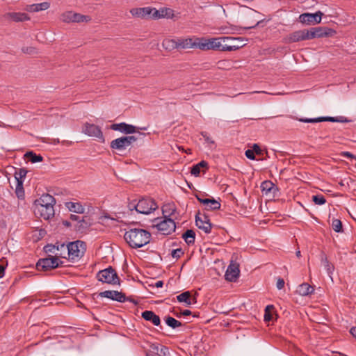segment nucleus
Segmentation results:
<instances>
[{"label": "nucleus", "mask_w": 356, "mask_h": 356, "mask_svg": "<svg viewBox=\"0 0 356 356\" xmlns=\"http://www.w3.org/2000/svg\"><path fill=\"white\" fill-rule=\"evenodd\" d=\"M191 314V312L188 309H185L184 310L181 314L180 315H183V316H189Z\"/></svg>", "instance_id": "680f3d73"}, {"label": "nucleus", "mask_w": 356, "mask_h": 356, "mask_svg": "<svg viewBox=\"0 0 356 356\" xmlns=\"http://www.w3.org/2000/svg\"><path fill=\"white\" fill-rule=\"evenodd\" d=\"M56 203L55 198L48 194H43L34 202V213L39 215L44 220H48L54 216V206Z\"/></svg>", "instance_id": "f257e3e1"}, {"label": "nucleus", "mask_w": 356, "mask_h": 356, "mask_svg": "<svg viewBox=\"0 0 356 356\" xmlns=\"http://www.w3.org/2000/svg\"><path fill=\"white\" fill-rule=\"evenodd\" d=\"M274 309L273 305H267L265 309L264 321H270L273 319L272 312Z\"/></svg>", "instance_id": "37998d69"}, {"label": "nucleus", "mask_w": 356, "mask_h": 356, "mask_svg": "<svg viewBox=\"0 0 356 356\" xmlns=\"http://www.w3.org/2000/svg\"><path fill=\"white\" fill-rule=\"evenodd\" d=\"M138 213L149 214L155 211L158 206L154 200L150 198H142L137 203Z\"/></svg>", "instance_id": "0eeeda50"}, {"label": "nucleus", "mask_w": 356, "mask_h": 356, "mask_svg": "<svg viewBox=\"0 0 356 356\" xmlns=\"http://www.w3.org/2000/svg\"><path fill=\"white\" fill-rule=\"evenodd\" d=\"M312 200L316 204L322 205L326 202L325 197L322 195H316L312 197Z\"/></svg>", "instance_id": "de8ad7c7"}, {"label": "nucleus", "mask_w": 356, "mask_h": 356, "mask_svg": "<svg viewBox=\"0 0 356 356\" xmlns=\"http://www.w3.org/2000/svg\"><path fill=\"white\" fill-rule=\"evenodd\" d=\"M142 317L147 321H151L154 325L158 326L161 323L160 317L156 315L152 311L146 310L142 313Z\"/></svg>", "instance_id": "5701e85b"}, {"label": "nucleus", "mask_w": 356, "mask_h": 356, "mask_svg": "<svg viewBox=\"0 0 356 356\" xmlns=\"http://www.w3.org/2000/svg\"><path fill=\"white\" fill-rule=\"evenodd\" d=\"M182 238L188 245H192L195 243V234L192 229H188L183 234Z\"/></svg>", "instance_id": "f704fd0d"}, {"label": "nucleus", "mask_w": 356, "mask_h": 356, "mask_svg": "<svg viewBox=\"0 0 356 356\" xmlns=\"http://www.w3.org/2000/svg\"><path fill=\"white\" fill-rule=\"evenodd\" d=\"M67 207L70 211H73L77 213H83L84 212L83 207L78 202H67Z\"/></svg>", "instance_id": "72a5a7b5"}, {"label": "nucleus", "mask_w": 356, "mask_h": 356, "mask_svg": "<svg viewBox=\"0 0 356 356\" xmlns=\"http://www.w3.org/2000/svg\"><path fill=\"white\" fill-rule=\"evenodd\" d=\"M24 156L29 161H31V163H37V162H40V161H42L43 160V158L41 155L40 154H35L34 152H27Z\"/></svg>", "instance_id": "4c0bfd02"}, {"label": "nucleus", "mask_w": 356, "mask_h": 356, "mask_svg": "<svg viewBox=\"0 0 356 356\" xmlns=\"http://www.w3.org/2000/svg\"><path fill=\"white\" fill-rule=\"evenodd\" d=\"M136 140L137 138L134 136H122L112 140L110 147L111 149L122 151Z\"/></svg>", "instance_id": "423d86ee"}, {"label": "nucleus", "mask_w": 356, "mask_h": 356, "mask_svg": "<svg viewBox=\"0 0 356 356\" xmlns=\"http://www.w3.org/2000/svg\"><path fill=\"white\" fill-rule=\"evenodd\" d=\"M100 219H101L102 221H104L105 219H111V220H115L114 218H111V217H110L108 215H107V214H105V215L102 216L100 218Z\"/></svg>", "instance_id": "69168bd1"}, {"label": "nucleus", "mask_w": 356, "mask_h": 356, "mask_svg": "<svg viewBox=\"0 0 356 356\" xmlns=\"http://www.w3.org/2000/svg\"><path fill=\"white\" fill-rule=\"evenodd\" d=\"M128 208L130 211L136 210L138 212L137 203L135 201H133L128 204Z\"/></svg>", "instance_id": "6e6d98bb"}, {"label": "nucleus", "mask_w": 356, "mask_h": 356, "mask_svg": "<svg viewBox=\"0 0 356 356\" xmlns=\"http://www.w3.org/2000/svg\"><path fill=\"white\" fill-rule=\"evenodd\" d=\"M99 296L102 298H107L120 302H124L126 301L125 295L118 291H105L99 293Z\"/></svg>", "instance_id": "a211bd4d"}, {"label": "nucleus", "mask_w": 356, "mask_h": 356, "mask_svg": "<svg viewBox=\"0 0 356 356\" xmlns=\"http://www.w3.org/2000/svg\"><path fill=\"white\" fill-rule=\"evenodd\" d=\"M341 155L344 157L355 159V156L349 152H343L341 153Z\"/></svg>", "instance_id": "bf43d9fd"}, {"label": "nucleus", "mask_w": 356, "mask_h": 356, "mask_svg": "<svg viewBox=\"0 0 356 356\" xmlns=\"http://www.w3.org/2000/svg\"><path fill=\"white\" fill-rule=\"evenodd\" d=\"M316 32V35L318 38L332 36L336 33V31L332 29L327 27H314Z\"/></svg>", "instance_id": "b1692460"}, {"label": "nucleus", "mask_w": 356, "mask_h": 356, "mask_svg": "<svg viewBox=\"0 0 356 356\" xmlns=\"http://www.w3.org/2000/svg\"><path fill=\"white\" fill-rule=\"evenodd\" d=\"M151 234L143 229H131L124 235V240L132 248H141L150 241Z\"/></svg>", "instance_id": "f03ea898"}, {"label": "nucleus", "mask_w": 356, "mask_h": 356, "mask_svg": "<svg viewBox=\"0 0 356 356\" xmlns=\"http://www.w3.org/2000/svg\"><path fill=\"white\" fill-rule=\"evenodd\" d=\"M97 279L109 284H120V278L114 268L108 267L104 270H99L97 274Z\"/></svg>", "instance_id": "20e7f679"}, {"label": "nucleus", "mask_w": 356, "mask_h": 356, "mask_svg": "<svg viewBox=\"0 0 356 356\" xmlns=\"http://www.w3.org/2000/svg\"><path fill=\"white\" fill-rule=\"evenodd\" d=\"M63 264V261H59L57 256L40 259L36 264V268L38 270L47 271L51 269L58 268Z\"/></svg>", "instance_id": "39448f33"}, {"label": "nucleus", "mask_w": 356, "mask_h": 356, "mask_svg": "<svg viewBox=\"0 0 356 356\" xmlns=\"http://www.w3.org/2000/svg\"><path fill=\"white\" fill-rule=\"evenodd\" d=\"M168 351V348L165 346L161 347V354H163V355H165L167 352Z\"/></svg>", "instance_id": "e2e57ef3"}, {"label": "nucleus", "mask_w": 356, "mask_h": 356, "mask_svg": "<svg viewBox=\"0 0 356 356\" xmlns=\"http://www.w3.org/2000/svg\"><path fill=\"white\" fill-rule=\"evenodd\" d=\"M184 254L183 250L181 248L175 249L172 251L171 255L173 258L178 259Z\"/></svg>", "instance_id": "3c124183"}, {"label": "nucleus", "mask_w": 356, "mask_h": 356, "mask_svg": "<svg viewBox=\"0 0 356 356\" xmlns=\"http://www.w3.org/2000/svg\"><path fill=\"white\" fill-rule=\"evenodd\" d=\"M130 13L136 17L152 19L153 14H156L157 10L152 7L134 8L130 10Z\"/></svg>", "instance_id": "1a4fd4ad"}, {"label": "nucleus", "mask_w": 356, "mask_h": 356, "mask_svg": "<svg viewBox=\"0 0 356 356\" xmlns=\"http://www.w3.org/2000/svg\"><path fill=\"white\" fill-rule=\"evenodd\" d=\"M60 249L67 250L69 259L75 260L83 256L86 250V243L78 240L70 243L67 246L65 244H61Z\"/></svg>", "instance_id": "7ed1b4c3"}, {"label": "nucleus", "mask_w": 356, "mask_h": 356, "mask_svg": "<svg viewBox=\"0 0 356 356\" xmlns=\"http://www.w3.org/2000/svg\"><path fill=\"white\" fill-rule=\"evenodd\" d=\"M323 13L321 11H318L314 14L305 13L299 16V21L304 24L314 25L319 24L321 22Z\"/></svg>", "instance_id": "6e6552de"}, {"label": "nucleus", "mask_w": 356, "mask_h": 356, "mask_svg": "<svg viewBox=\"0 0 356 356\" xmlns=\"http://www.w3.org/2000/svg\"><path fill=\"white\" fill-rule=\"evenodd\" d=\"M305 29L298 30L286 35L283 38V42L286 44H291L298 42L300 41H303L305 40Z\"/></svg>", "instance_id": "dca6fc26"}, {"label": "nucleus", "mask_w": 356, "mask_h": 356, "mask_svg": "<svg viewBox=\"0 0 356 356\" xmlns=\"http://www.w3.org/2000/svg\"><path fill=\"white\" fill-rule=\"evenodd\" d=\"M126 301H130V302H133L135 305H138V302L134 300V299H132L130 297H129V298L126 297Z\"/></svg>", "instance_id": "774afa93"}, {"label": "nucleus", "mask_w": 356, "mask_h": 356, "mask_svg": "<svg viewBox=\"0 0 356 356\" xmlns=\"http://www.w3.org/2000/svg\"><path fill=\"white\" fill-rule=\"evenodd\" d=\"M228 38H231L232 40H230V42H226L227 43L226 46H229L230 47H232V49H225V51H235L243 46L236 42L237 40L243 41V39L241 38H233V37H228Z\"/></svg>", "instance_id": "c9c22d12"}, {"label": "nucleus", "mask_w": 356, "mask_h": 356, "mask_svg": "<svg viewBox=\"0 0 356 356\" xmlns=\"http://www.w3.org/2000/svg\"><path fill=\"white\" fill-rule=\"evenodd\" d=\"M165 323L169 327L173 329L182 325V323L180 321L176 320L175 318L171 316H168L166 318Z\"/></svg>", "instance_id": "a19ab883"}, {"label": "nucleus", "mask_w": 356, "mask_h": 356, "mask_svg": "<svg viewBox=\"0 0 356 356\" xmlns=\"http://www.w3.org/2000/svg\"><path fill=\"white\" fill-rule=\"evenodd\" d=\"M162 211L165 218L173 216L176 212V208L173 204H166L162 207Z\"/></svg>", "instance_id": "2f4dec72"}, {"label": "nucleus", "mask_w": 356, "mask_h": 356, "mask_svg": "<svg viewBox=\"0 0 356 356\" xmlns=\"http://www.w3.org/2000/svg\"><path fill=\"white\" fill-rule=\"evenodd\" d=\"M0 264V278H2L5 275V269L7 266V261H6L5 258H2L1 259Z\"/></svg>", "instance_id": "8fccbe9b"}, {"label": "nucleus", "mask_w": 356, "mask_h": 356, "mask_svg": "<svg viewBox=\"0 0 356 356\" xmlns=\"http://www.w3.org/2000/svg\"><path fill=\"white\" fill-rule=\"evenodd\" d=\"M163 281H161V280L157 281V282L155 283V284H154V286H155L156 288L162 287V286H163Z\"/></svg>", "instance_id": "0e129e2a"}, {"label": "nucleus", "mask_w": 356, "mask_h": 356, "mask_svg": "<svg viewBox=\"0 0 356 356\" xmlns=\"http://www.w3.org/2000/svg\"><path fill=\"white\" fill-rule=\"evenodd\" d=\"M88 218L84 217L81 220H79L77 229L81 232H84L90 225L88 222Z\"/></svg>", "instance_id": "ea45409f"}, {"label": "nucleus", "mask_w": 356, "mask_h": 356, "mask_svg": "<svg viewBox=\"0 0 356 356\" xmlns=\"http://www.w3.org/2000/svg\"><path fill=\"white\" fill-rule=\"evenodd\" d=\"M261 22H262V21H259L255 25L250 26H248V27H245V28H241V27L238 28L236 26H230V27L222 26L220 29V30L221 31V32L222 33H225V34L233 33L235 31H238L241 29L245 30V29H253V28L256 27L257 26L259 25V24L261 23Z\"/></svg>", "instance_id": "c85d7f7f"}, {"label": "nucleus", "mask_w": 356, "mask_h": 356, "mask_svg": "<svg viewBox=\"0 0 356 356\" xmlns=\"http://www.w3.org/2000/svg\"><path fill=\"white\" fill-rule=\"evenodd\" d=\"M201 168H208V163L205 161H200L192 167L191 172L193 175L198 177L200 174Z\"/></svg>", "instance_id": "7c9ffc66"}, {"label": "nucleus", "mask_w": 356, "mask_h": 356, "mask_svg": "<svg viewBox=\"0 0 356 356\" xmlns=\"http://www.w3.org/2000/svg\"><path fill=\"white\" fill-rule=\"evenodd\" d=\"M70 219L73 221H78L80 220H79V217L76 215H74V214H71L70 216Z\"/></svg>", "instance_id": "052dcab7"}, {"label": "nucleus", "mask_w": 356, "mask_h": 356, "mask_svg": "<svg viewBox=\"0 0 356 356\" xmlns=\"http://www.w3.org/2000/svg\"><path fill=\"white\" fill-rule=\"evenodd\" d=\"M252 149L254 151V154H261V148L259 146V145L257 144H254L253 145V147H252Z\"/></svg>", "instance_id": "4d7b16f0"}, {"label": "nucleus", "mask_w": 356, "mask_h": 356, "mask_svg": "<svg viewBox=\"0 0 356 356\" xmlns=\"http://www.w3.org/2000/svg\"><path fill=\"white\" fill-rule=\"evenodd\" d=\"M284 286V280L282 278H279L277 282V288L278 289H282Z\"/></svg>", "instance_id": "13d9d810"}, {"label": "nucleus", "mask_w": 356, "mask_h": 356, "mask_svg": "<svg viewBox=\"0 0 356 356\" xmlns=\"http://www.w3.org/2000/svg\"><path fill=\"white\" fill-rule=\"evenodd\" d=\"M261 189L263 195L268 196L270 198H273L276 196L278 192V188L270 181H264L261 184Z\"/></svg>", "instance_id": "2eb2a0df"}, {"label": "nucleus", "mask_w": 356, "mask_h": 356, "mask_svg": "<svg viewBox=\"0 0 356 356\" xmlns=\"http://www.w3.org/2000/svg\"><path fill=\"white\" fill-rule=\"evenodd\" d=\"M305 40L317 38L314 27L310 29H305Z\"/></svg>", "instance_id": "49530a36"}, {"label": "nucleus", "mask_w": 356, "mask_h": 356, "mask_svg": "<svg viewBox=\"0 0 356 356\" xmlns=\"http://www.w3.org/2000/svg\"><path fill=\"white\" fill-rule=\"evenodd\" d=\"M350 334L356 338V327H352L350 330Z\"/></svg>", "instance_id": "338daca9"}, {"label": "nucleus", "mask_w": 356, "mask_h": 356, "mask_svg": "<svg viewBox=\"0 0 356 356\" xmlns=\"http://www.w3.org/2000/svg\"><path fill=\"white\" fill-rule=\"evenodd\" d=\"M90 19H91L88 15H83L79 13H74L73 22H89Z\"/></svg>", "instance_id": "79ce46f5"}, {"label": "nucleus", "mask_w": 356, "mask_h": 356, "mask_svg": "<svg viewBox=\"0 0 356 356\" xmlns=\"http://www.w3.org/2000/svg\"><path fill=\"white\" fill-rule=\"evenodd\" d=\"M240 274L239 265L232 261L225 272V280L229 282H236Z\"/></svg>", "instance_id": "4468645a"}, {"label": "nucleus", "mask_w": 356, "mask_h": 356, "mask_svg": "<svg viewBox=\"0 0 356 356\" xmlns=\"http://www.w3.org/2000/svg\"><path fill=\"white\" fill-rule=\"evenodd\" d=\"M22 51L24 53V54H34L36 53V49L33 47H23L22 49Z\"/></svg>", "instance_id": "603ef678"}, {"label": "nucleus", "mask_w": 356, "mask_h": 356, "mask_svg": "<svg viewBox=\"0 0 356 356\" xmlns=\"http://www.w3.org/2000/svg\"><path fill=\"white\" fill-rule=\"evenodd\" d=\"M50 7V3L44 1L40 3H34L31 5H27L25 8V10L29 13H35L42 10H46Z\"/></svg>", "instance_id": "412c9836"}, {"label": "nucleus", "mask_w": 356, "mask_h": 356, "mask_svg": "<svg viewBox=\"0 0 356 356\" xmlns=\"http://www.w3.org/2000/svg\"><path fill=\"white\" fill-rule=\"evenodd\" d=\"M177 299L180 302H185L187 306L191 305V293L190 291H185L177 296Z\"/></svg>", "instance_id": "473e14b6"}, {"label": "nucleus", "mask_w": 356, "mask_h": 356, "mask_svg": "<svg viewBox=\"0 0 356 356\" xmlns=\"http://www.w3.org/2000/svg\"><path fill=\"white\" fill-rule=\"evenodd\" d=\"M74 13L72 11L64 13L61 15L60 19L63 22H73Z\"/></svg>", "instance_id": "c03bdc74"}, {"label": "nucleus", "mask_w": 356, "mask_h": 356, "mask_svg": "<svg viewBox=\"0 0 356 356\" xmlns=\"http://www.w3.org/2000/svg\"><path fill=\"white\" fill-rule=\"evenodd\" d=\"M173 15V10L172 9L168 8H163L160 10H157L156 14H153L152 19H156L163 17L172 18Z\"/></svg>", "instance_id": "a878e982"}, {"label": "nucleus", "mask_w": 356, "mask_h": 356, "mask_svg": "<svg viewBox=\"0 0 356 356\" xmlns=\"http://www.w3.org/2000/svg\"><path fill=\"white\" fill-rule=\"evenodd\" d=\"M314 289L308 283H302L298 287L297 292L302 296H306L313 293Z\"/></svg>", "instance_id": "cd10ccee"}, {"label": "nucleus", "mask_w": 356, "mask_h": 356, "mask_svg": "<svg viewBox=\"0 0 356 356\" xmlns=\"http://www.w3.org/2000/svg\"><path fill=\"white\" fill-rule=\"evenodd\" d=\"M27 170L24 168H20L15 173V179L17 181V185L22 186L23 183V179L26 177Z\"/></svg>", "instance_id": "58836bf2"}, {"label": "nucleus", "mask_w": 356, "mask_h": 356, "mask_svg": "<svg viewBox=\"0 0 356 356\" xmlns=\"http://www.w3.org/2000/svg\"><path fill=\"white\" fill-rule=\"evenodd\" d=\"M194 38H177V49L194 48Z\"/></svg>", "instance_id": "393cba45"}, {"label": "nucleus", "mask_w": 356, "mask_h": 356, "mask_svg": "<svg viewBox=\"0 0 356 356\" xmlns=\"http://www.w3.org/2000/svg\"><path fill=\"white\" fill-rule=\"evenodd\" d=\"M298 121L306 123H316L321 122H350L346 118L343 116L339 117H318L316 118H299Z\"/></svg>", "instance_id": "9d476101"}, {"label": "nucleus", "mask_w": 356, "mask_h": 356, "mask_svg": "<svg viewBox=\"0 0 356 356\" xmlns=\"http://www.w3.org/2000/svg\"><path fill=\"white\" fill-rule=\"evenodd\" d=\"M59 250L60 249V245L56 246L55 245L48 244L44 247V250L45 252H52L54 253L55 250Z\"/></svg>", "instance_id": "09e8293b"}, {"label": "nucleus", "mask_w": 356, "mask_h": 356, "mask_svg": "<svg viewBox=\"0 0 356 356\" xmlns=\"http://www.w3.org/2000/svg\"><path fill=\"white\" fill-rule=\"evenodd\" d=\"M201 135L203 136V138H204V140H206L207 143H211V144H214V141L209 136L207 133L202 132Z\"/></svg>", "instance_id": "5fc2aeb1"}, {"label": "nucleus", "mask_w": 356, "mask_h": 356, "mask_svg": "<svg viewBox=\"0 0 356 356\" xmlns=\"http://www.w3.org/2000/svg\"><path fill=\"white\" fill-rule=\"evenodd\" d=\"M332 227L336 232H341L343 231L341 221L339 219L332 220Z\"/></svg>", "instance_id": "a18cd8bd"}, {"label": "nucleus", "mask_w": 356, "mask_h": 356, "mask_svg": "<svg viewBox=\"0 0 356 356\" xmlns=\"http://www.w3.org/2000/svg\"><path fill=\"white\" fill-rule=\"evenodd\" d=\"M6 20H11L15 22H22L31 19L30 17L25 13L10 12L3 15Z\"/></svg>", "instance_id": "f3484780"}, {"label": "nucleus", "mask_w": 356, "mask_h": 356, "mask_svg": "<svg viewBox=\"0 0 356 356\" xmlns=\"http://www.w3.org/2000/svg\"><path fill=\"white\" fill-rule=\"evenodd\" d=\"M162 45L168 50L177 49V39H165L163 41Z\"/></svg>", "instance_id": "e433bc0d"}, {"label": "nucleus", "mask_w": 356, "mask_h": 356, "mask_svg": "<svg viewBox=\"0 0 356 356\" xmlns=\"http://www.w3.org/2000/svg\"><path fill=\"white\" fill-rule=\"evenodd\" d=\"M231 38L228 37H220L217 38H213L210 40V48L211 49H218L220 51H225V49H232V47L226 46L227 42H230Z\"/></svg>", "instance_id": "ddd939ff"}, {"label": "nucleus", "mask_w": 356, "mask_h": 356, "mask_svg": "<svg viewBox=\"0 0 356 356\" xmlns=\"http://www.w3.org/2000/svg\"><path fill=\"white\" fill-rule=\"evenodd\" d=\"M194 48H197L201 50H209L210 48V40H206L204 38H194Z\"/></svg>", "instance_id": "bb28decb"}, {"label": "nucleus", "mask_w": 356, "mask_h": 356, "mask_svg": "<svg viewBox=\"0 0 356 356\" xmlns=\"http://www.w3.org/2000/svg\"><path fill=\"white\" fill-rule=\"evenodd\" d=\"M195 224L199 229L203 230L205 233L211 232L212 224L210 222L202 221L199 213L195 216Z\"/></svg>", "instance_id": "4be33fe9"}, {"label": "nucleus", "mask_w": 356, "mask_h": 356, "mask_svg": "<svg viewBox=\"0 0 356 356\" xmlns=\"http://www.w3.org/2000/svg\"><path fill=\"white\" fill-rule=\"evenodd\" d=\"M111 129L114 131H119L124 134H131L136 132V127L134 125L121 122L118 124H113Z\"/></svg>", "instance_id": "6ab92c4d"}, {"label": "nucleus", "mask_w": 356, "mask_h": 356, "mask_svg": "<svg viewBox=\"0 0 356 356\" xmlns=\"http://www.w3.org/2000/svg\"><path fill=\"white\" fill-rule=\"evenodd\" d=\"M156 227L163 234L168 235L175 231L176 225L172 218H165L163 221L156 224Z\"/></svg>", "instance_id": "f8f14e48"}, {"label": "nucleus", "mask_w": 356, "mask_h": 356, "mask_svg": "<svg viewBox=\"0 0 356 356\" xmlns=\"http://www.w3.org/2000/svg\"><path fill=\"white\" fill-rule=\"evenodd\" d=\"M245 154L249 159L254 160L255 159L254 151L252 149H247Z\"/></svg>", "instance_id": "864d4df0"}, {"label": "nucleus", "mask_w": 356, "mask_h": 356, "mask_svg": "<svg viewBox=\"0 0 356 356\" xmlns=\"http://www.w3.org/2000/svg\"><path fill=\"white\" fill-rule=\"evenodd\" d=\"M321 261L326 269L327 274L330 276L334 271V267L329 262L327 257L324 252H321Z\"/></svg>", "instance_id": "c756f323"}, {"label": "nucleus", "mask_w": 356, "mask_h": 356, "mask_svg": "<svg viewBox=\"0 0 356 356\" xmlns=\"http://www.w3.org/2000/svg\"><path fill=\"white\" fill-rule=\"evenodd\" d=\"M197 200L204 205H205V209L207 210H218L220 208V203L213 198H202L198 195H195Z\"/></svg>", "instance_id": "aec40b11"}, {"label": "nucleus", "mask_w": 356, "mask_h": 356, "mask_svg": "<svg viewBox=\"0 0 356 356\" xmlns=\"http://www.w3.org/2000/svg\"><path fill=\"white\" fill-rule=\"evenodd\" d=\"M82 132L90 137L97 138L101 142L104 141L102 131L98 126L94 124L85 123L82 129Z\"/></svg>", "instance_id": "9b49d317"}]
</instances>
